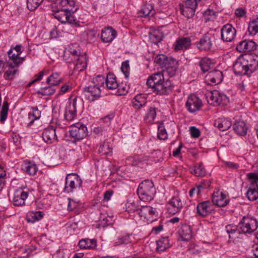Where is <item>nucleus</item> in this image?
I'll return each instance as SVG.
<instances>
[{
	"instance_id": "c03bdc74",
	"label": "nucleus",
	"mask_w": 258,
	"mask_h": 258,
	"mask_svg": "<svg viewBox=\"0 0 258 258\" xmlns=\"http://www.w3.org/2000/svg\"><path fill=\"white\" fill-rule=\"evenodd\" d=\"M169 57H167L164 54H158L155 57V62H156L161 68L163 69L164 67L167 62Z\"/></svg>"
},
{
	"instance_id": "b1692460",
	"label": "nucleus",
	"mask_w": 258,
	"mask_h": 258,
	"mask_svg": "<svg viewBox=\"0 0 258 258\" xmlns=\"http://www.w3.org/2000/svg\"><path fill=\"white\" fill-rule=\"evenodd\" d=\"M245 57L248 63L247 65V74H251L258 68V58L257 56H255L254 58L252 56H245Z\"/></svg>"
},
{
	"instance_id": "2f4dec72",
	"label": "nucleus",
	"mask_w": 258,
	"mask_h": 258,
	"mask_svg": "<svg viewBox=\"0 0 258 258\" xmlns=\"http://www.w3.org/2000/svg\"><path fill=\"white\" fill-rule=\"evenodd\" d=\"M77 62L74 68V71H82L87 67V60L85 55H79L76 58Z\"/></svg>"
},
{
	"instance_id": "dca6fc26",
	"label": "nucleus",
	"mask_w": 258,
	"mask_h": 258,
	"mask_svg": "<svg viewBox=\"0 0 258 258\" xmlns=\"http://www.w3.org/2000/svg\"><path fill=\"white\" fill-rule=\"evenodd\" d=\"M28 191L24 189L19 188L14 194L13 203L14 205L20 206L25 204V200L28 198Z\"/></svg>"
},
{
	"instance_id": "8fccbe9b",
	"label": "nucleus",
	"mask_w": 258,
	"mask_h": 258,
	"mask_svg": "<svg viewBox=\"0 0 258 258\" xmlns=\"http://www.w3.org/2000/svg\"><path fill=\"white\" fill-rule=\"evenodd\" d=\"M43 0H27V7L30 11L35 10L43 2Z\"/></svg>"
},
{
	"instance_id": "4d7b16f0",
	"label": "nucleus",
	"mask_w": 258,
	"mask_h": 258,
	"mask_svg": "<svg viewBox=\"0 0 258 258\" xmlns=\"http://www.w3.org/2000/svg\"><path fill=\"white\" fill-rule=\"evenodd\" d=\"M226 232L229 234V238L230 239H234V237L232 236V234L236 233H240V232L237 229V228L231 225H228L226 227Z\"/></svg>"
},
{
	"instance_id": "338daca9",
	"label": "nucleus",
	"mask_w": 258,
	"mask_h": 258,
	"mask_svg": "<svg viewBox=\"0 0 258 258\" xmlns=\"http://www.w3.org/2000/svg\"><path fill=\"white\" fill-rule=\"evenodd\" d=\"M17 72V70H7L5 74L6 79H12Z\"/></svg>"
},
{
	"instance_id": "052dcab7",
	"label": "nucleus",
	"mask_w": 258,
	"mask_h": 258,
	"mask_svg": "<svg viewBox=\"0 0 258 258\" xmlns=\"http://www.w3.org/2000/svg\"><path fill=\"white\" fill-rule=\"evenodd\" d=\"M248 31L250 35H254L258 32V26L252 21L249 24Z\"/></svg>"
},
{
	"instance_id": "72a5a7b5",
	"label": "nucleus",
	"mask_w": 258,
	"mask_h": 258,
	"mask_svg": "<svg viewBox=\"0 0 258 258\" xmlns=\"http://www.w3.org/2000/svg\"><path fill=\"white\" fill-rule=\"evenodd\" d=\"M106 85L109 89L113 90L117 88L118 83L116 81V78L113 74H109L105 80Z\"/></svg>"
},
{
	"instance_id": "e2e57ef3",
	"label": "nucleus",
	"mask_w": 258,
	"mask_h": 258,
	"mask_svg": "<svg viewBox=\"0 0 258 258\" xmlns=\"http://www.w3.org/2000/svg\"><path fill=\"white\" fill-rule=\"evenodd\" d=\"M65 53L67 54L71 55V59H75L77 57L79 56L78 50L75 49H73L72 48H69L65 51Z\"/></svg>"
},
{
	"instance_id": "58836bf2",
	"label": "nucleus",
	"mask_w": 258,
	"mask_h": 258,
	"mask_svg": "<svg viewBox=\"0 0 258 258\" xmlns=\"http://www.w3.org/2000/svg\"><path fill=\"white\" fill-rule=\"evenodd\" d=\"M213 66L211 59L208 57L203 58L200 62V66L203 73L208 72Z\"/></svg>"
},
{
	"instance_id": "2eb2a0df",
	"label": "nucleus",
	"mask_w": 258,
	"mask_h": 258,
	"mask_svg": "<svg viewBox=\"0 0 258 258\" xmlns=\"http://www.w3.org/2000/svg\"><path fill=\"white\" fill-rule=\"evenodd\" d=\"M101 88L95 85L89 86L84 88L85 95L90 101H94L101 96Z\"/></svg>"
},
{
	"instance_id": "1a4fd4ad",
	"label": "nucleus",
	"mask_w": 258,
	"mask_h": 258,
	"mask_svg": "<svg viewBox=\"0 0 258 258\" xmlns=\"http://www.w3.org/2000/svg\"><path fill=\"white\" fill-rule=\"evenodd\" d=\"M247 61L245 56L239 57L233 64V71L237 75H244L247 74Z\"/></svg>"
},
{
	"instance_id": "4c0bfd02",
	"label": "nucleus",
	"mask_w": 258,
	"mask_h": 258,
	"mask_svg": "<svg viewBox=\"0 0 258 258\" xmlns=\"http://www.w3.org/2000/svg\"><path fill=\"white\" fill-rule=\"evenodd\" d=\"M174 209L173 214L178 212L183 207V204L181 200L177 197L173 198L169 202Z\"/></svg>"
},
{
	"instance_id": "412c9836",
	"label": "nucleus",
	"mask_w": 258,
	"mask_h": 258,
	"mask_svg": "<svg viewBox=\"0 0 258 258\" xmlns=\"http://www.w3.org/2000/svg\"><path fill=\"white\" fill-rule=\"evenodd\" d=\"M212 202L218 207H224L228 204L229 200L222 192L218 191L213 193Z\"/></svg>"
},
{
	"instance_id": "f704fd0d",
	"label": "nucleus",
	"mask_w": 258,
	"mask_h": 258,
	"mask_svg": "<svg viewBox=\"0 0 258 258\" xmlns=\"http://www.w3.org/2000/svg\"><path fill=\"white\" fill-rule=\"evenodd\" d=\"M69 9H64L61 10H57L53 13V16L57 20L61 22L62 23H66L67 15L68 13Z\"/></svg>"
},
{
	"instance_id": "a19ab883",
	"label": "nucleus",
	"mask_w": 258,
	"mask_h": 258,
	"mask_svg": "<svg viewBox=\"0 0 258 258\" xmlns=\"http://www.w3.org/2000/svg\"><path fill=\"white\" fill-rule=\"evenodd\" d=\"M22 169L28 174L33 175L35 174L37 171V168L36 165L31 163H25L22 166Z\"/></svg>"
},
{
	"instance_id": "3c124183",
	"label": "nucleus",
	"mask_w": 258,
	"mask_h": 258,
	"mask_svg": "<svg viewBox=\"0 0 258 258\" xmlns=\"http://www.w3.org/2000/svg\"><path fill=\"white\" fill-rule=\"evenodd\" d=\"M117 88L116 94L117 95H124L128 92L129 86L126 83H121L119 84H118Z\"/></svg>"
},
{
	"instance_id": "09e8293b",
	"label": "nucleus",
	"mask_w": 258,
	"mask_h": 258,
	"mask_svg": "<svg viewBox=\"0 0 258 258\" xmlns=\"http://www.w3.org/2000/svg\"><path fill=\"white\" fill-rule=\"evenodd\" d=\"M9 110V103L7 101H4L2 106V109L1 112L0 121L3 123L7 118Z\"/></svg>"
},
{
	"instance_id": "20e7f679",
	"label": "nucleus",
	"mask_w": 258,
	"mask_h": 258,
	"mask_svg": "<svg viewBox=\"0 0 258 258\" xmlns=\"http://www.w3.org/2000/svg\"><path fill=\"white\" fill-rule=\"evenodd\" d=\"M247 177L250 182V186L246 192L248 199L250 201H255L258 199V174L249 173Z\"/></svg>"
},
{
	"instance_id": "7c9ffc66",
	"label": "nucleus",
	"mask_w": 258,
	"mask_h": 258,
	"mask_svg": "<svg viewBox=\"0 0 258 258\" xmlns=\"http://www.w3.org/2000/svg\"><path fill=\"white\" fill-rule=\"evenodd\" d=\"M189 170L190 172L196 176L202 177L206 174V170L202 162L190 167Z\"/></svg>"
},
{
	"instance_id": "de8ad7c7",
	"label": "nucleus",
	"mask_w": 258,
	"mask_h": 258,
	"mask_svg": "<svg viewBox=\"0 0 258 258\" xmlns=\"http://www.w3.org/2000/svg\"><path fill=\"white\" fill-rule=\"evenodd\" d=\"M133 106L136 109H139L145 104V99L141 95H137L133 100Z\"/></svg>"
},
{
	"instance_id": "680f3d73",
	"label": "nucleus",
	"mask_w": 258,
	"mask_h": 258,
	"mask_svg": "<svg viewBox=\"0 0 258 258\" xmlns=\"http://www.w3.org/2000/svg\"><path fill=\"white\" fill-rule=\"evenodd\" d=\"M203 15L207 21L215 18V12L211 9H208L203 12Z\"/></svg>"
},
{
	"instance_id": "cd10ccee",
	"label": "nucleus",
	"mask_w": 258,
	"mask_h": 258,
	"mask_svg": "<svg viewBox=\"0 0 258 258\" xmlns=\"http://www.w3.org/2000/svg\"><path fill=\"white\" fill-rule=\"evenodd\" d=\"M179 233L181 240L183 241H188L191 238L192 232L189 225H182L179 231Z\"/></svg>"
},
{
	"instance_id": "5701e85b",
	"label": "nucleus",
	"mask_w": 258,
	"mask_h": 258,
	"mask_svg": "<svg viewBox=\"0 0 258 258\" xmlns=\"http://www.w3.org/2000/svg\"><path fill=\"white\" fill-rule=\"evenodd\" d=\"M156 211L153 207L147 206H141L138 211V215L140 217H143L146 219L152 217L155 215Z\"/></svg>"
},
{
	"instance_id": "f3484780",
	"label": "nucleus",
	"mask_w": 258,
	"mask_h": 258,
	"mask_svg": "<svg viewBox=\"0 0 258 258\" xmlns=\"http://www.w3.org/2000/svg\"><path fill=\"white\" fill-rule=\"evenodd\" d=\"M197 7L194 3L185 1L183 4L180 5V10L183 15L190 18L195 15Z\"/></svg>"
},
{
	"instance_id": "4be33fe9",
	"label": "nucleus",
	"mask_w": 258,
	"mask_h": 258,
	"mask_svg": "<svg viewBox=\"0 0 258 258\" xmlns=\"http://www.w3.org/2000/svg\"><path fill=\"white\" fill-rule=\"evenodd\" d=\"M116 36V31L111 27H107L102 30L101 38L104 42H111Z\"/></svg>"
},
{
	"instance_id": "423d86ee",
	"label": "nucleus",
	"mask_w": 258,
	"mask_h": 258,
	"mask_svg": "<svg viewBox=\"0 0 258 258\" xmlns=\"http://www.w3.org/2000/svg\"><path fill=\"white\" fill-rule=\"evenodd\" d=\"M82 180L78 176L74 174H68L66 177L64 191L67 192H72L77 187H81Z\"/></svg>"
},
{
	"instance_id": "e433bc0d",
	"label": "nucleus",
	"mask_w": 258,
	"mask_h": 258,
	"mask_svg": "<svg viewBox=\"0 0 258 258\" xmlns=\"http://www.w3.org/2000/svg\"><path fill=\"white\" fill-rule=\"evenodd\" d=\"M149 37L152 43L157 44L162 40L163 36L160 31L154 30L149 33Z\"/></svg>"
},
{
	"instance_id": "39448f33",
	"label": "nucleus",
	"mask_w": 258,
	"mask_h": 258,
	"mask_svg": "<svg viewBox=\"0 0 258 258\" xmlns=\"http://www.w3.org/2000/svg\"><path fill=\"white\" fill-rule=\"evenodd\" d=\"M241 232L244 233H251L256 230L258 227L257 222L255 219L243 217L239 224Z\"/></svg>"
},
{
	"instance_id": "ea45409f",
	"label": "nucleus",
	"mask_w": 258,
	"mask_h": 258,
	"mask_svg": "<svg viewBox=\"0 0 258 258\" xmlns=\"http://www.w3.org/2000/svg\"><path fill=\"white\" fill-rule=\"evenodd\" d=\"M43 215V213L41 211L31 212L28 214L27 219L28 222L33 223L40 220Z\"/></svg>"
},
{
	"instance_id": "c9c22d12",
	"label": "nucleus",
	"mask_w": 258,
	"mask_h": 258,
	"mask_svg": "<svg viewBox=\"0 0 258 258\" xmlns=\"http://www.w3.org/2000/svg\"><path fill=\"white\" fill-rule=\"evenodd\" d=\"M156 249L158 251H163L169 246L168 238L163 237L156 241Z\"/></svg>"
},
{
	"instance_id": "9d476101",
	"label": "nucleus",
	"mask_w": 258,
	"mask_h": 258,
	"mask_svg": "<svg viewBox=\"0 0 258 258\" xmlns=\"http://www.w3.org/2000/svg\"><path fill=\"white\" fill-rule=\"evenodd\" d=\"M178 67V61L172 57H169L167 62L163 68L162 72L170 77L174 76Z\"/></svg>"
},
{
	"instance_id": "69168bd1",
	"label": "nucleus",
	"mask_w": 258,
	"mask_h": 258,
	"mask_svg": "<svg viewBox=\"0 0 258 258\" xmlns=\"http://www.w3.org/2000/svg\"><path fill=\"white\" fill-rule=\"evenodd\" d=\"M190 132L191 136L192 138H197L200 136V130L195 126H191L190 127Z\"/></svg>"
},
{
	"instance_id": "0e129e2a",
	"label": "nucleus",
	"mask_w": 258,
	"mask_h": 258,
	"mask_svg": "<svg viewBox=\"0 0 258 258\" xmlns=\"http://www.w3.org/2000/svg\"><path fill=\"white\" fill-rule=\"evenodd\" d=\"M44 75V72L43 71H41L38 74H36L34 76V79L29 83L28 86H30L32 84L34 83L40 81L43 76Z\"/></svg>"
},
{
	"instance_id": "864d4df0",
	"label": "nucleus",
	"mask_w": 258,
	"mask_h": 258,
	"mask_svg": "<svg viewBox=\"0 0 258 258\" xmlns=\"http://www.w3.org/2000/svg\"><path fill=\"white\" fill-rule=\"evenodd\" d=\"M158 137L159 139L163 140L167 138V134L163 123L158 125Z\"/></svg>"
},
{
	"instance_id": "4468645a",
	"label": "nucleus",
	"mask_w": 258,
	"mask_h": 258,
	"mask_svg": "<svg viewBox=\"0 0 258 258\" xmlns=\"http://www.w3.org/2000/svg\"><path fill=\"white\" fill-rule=\"evenodd\" d=\"M223 79L222 73L219 70H213L206 76V82L208 85H213L219 84Z\"/></svg>"
},
{
	"instance_id": "603ef678",
	"label": "nucleus",
	"mask_w": 258,
	"mask_h": 258,
	"mask_svg": "<svg viewBox=\"0 0 258 258\" xmlns=\"http://www.w3.org/2000/svg\"><path fill=\"white\" fill-rule=\"evenodd\" d=\"M126 209L128 212H136L138 214V211L140 210L139 205L138 202H127L126 204Z\"/></svg>"
},
{
	"instance_id": "393cba45",
	"label": "nucleus",
	"mask_w": 258,
	"mask_h": 258,
	"mask_svg": "<svg viewBox=\"0 0 258 258\" xmlns=\"http://www.w3.org/2000/svg\"><path fill=\"white\" fill-rule=\"evenodd\" d=\"M234 131L239 136H244L247 132V126L242 120L236 121L233 125Z\"/></svg>"
},
{
	"instance_id": "f257e3e1",
	"label": "nucleus",
	"mask_w": 258,
	"mask_h": 258,
	"mask_svg": "<svg viewBox=\"0 0 258 258\" xmlns=\"http://www.w3.org/2000/svg\"><path fill=\"white\" fill-rule=\"evenodd\" d=\"M163 72H158L151 76L147 81V86L152 88L157 94H168L173 88V85L169 79L165 80Z\"/></svg>"
},
{
	"instance_id": "ddd939ff",
	"label": "nucleus",
	"mask_w": 258,
	"mask_h": 258,
	"mask_svg": "<svg viewBox=\"0 0 258 258\" xmlns=\"http://www.w3.org/2000/svg\"><path fill=\"white\" fill-rule=\"evenodd\" d=\"M212 38L211 34H205L198 42H196L197 48L201 51L209 50L213 45Z\"/></svg>"
},
{
	"instance_id": "49530a36",
	"label": "nucleus",
	"mask_w": 258,
	"mask_h": 258,
	"mask_svg": "<svg viewBox=\"0 0 258 258\" xmlns=\"http://www.w3.org/2000/svg\"><path fill=\"white\" fill-rule=\"evenodd\" d=\"M156 116V110L154 107H150L148 109L145 119L147 122L152 123Z\"/></svg>"
},
{
	"instance_id": "c756f323",
	"label": "nucleus",
	"mask_w": 258,
	"mask_h": 258,
	"mask_svg": "<svg viewBox=\"0 0 258 258\" xmlns=\"http://www.w3.org/2000/svg\"><path fill=\"white\" fill-rule=\"evenodd\" d=\"M210 204L209 201H204L197 205V212L199 215L205 217L210 213Z\"/></svg>"
},
{
	"instance_id": "6e6d98bb",
	"label": "nucleus",
	"mask_w": 258,
	"mask_h": 258,
	"mask_svg": "<svg viewBox=\"0 0 258 258\" xmlns=\"http://www.w3.org/2000/svg\"><path fill=\"white\" fill-rule=\"evenodd\" d=\"M111 149L109 148L108 143H103L99 146L98 152L103 155H107L111 152Z\"/></svg>"
},
{
	"instance_id": "37998d69",
	"label": "nucleus",
	"mask_w": 258,
	"mask_h": 258,
	"mask_svg": "<svg viewBox=\"0 0 258 258\" xmlns=\"http://www.w3.org/2000/svg\"><path fill=\"white\" fill-rule=\"evenodd\" d=\"M210 182L209 181H206L203 183L198 185L197 187L191 188L189 192V196L191 197H192L195 193L197 195H199L201 192V189L207 188L210 186Z\"/></svg>"
},
{
	"instance_id": "f03ea898",
	"label": "nucleus",
	"mask_w": 258,
	"mask_h": 258,
	"mask_svg": "<svg viewBox=\"0 0 258 258\" xmlns=\"http://www.w3.org/2000/svg\"><path fill=\"white\" fill-rule=\"evenodd\" d=\"M137 194L140 200L145 202L152 200L156 194V189L153 182L150 180H145L139 185Z\"/></svg>"
},
{
	"instance_id": "13d9d810",
	"label": "nucleus",
	"mask_w": 258,
	"mask_h": 258,
	"mask_svg": "<svg viewBox=\"0 0 258 258\" xmlns=\"http://www.w3.org/2000/svg\"><path fill=\"white\" fill-rule=\"evenodd\" d=\"M121 70L125 78H127L129 77L130 70L128 60H126L122 63Z\"/></svg>"
},
{
	"instance_id": "7ed1b4c3",
	"label": "nucleus",
	"mask_w": 258,
	"mask_h": 258,
	"mask_svg": "<svg viewBox=\"0 0 258 258\" xmlns=\"http://www.w3.org/2000/svg\"><path fill=\"white\" fill-rule=\"evenodd\" d=\"M21 48V45H17L13 49H11L8 51L9 60L6 63V66L10 69H14L18 67L24 60V57L19 56L22 52Z\"/></svg>"
},
{
	"instance_id": "6e6552de",
	"label": "nucleus",
	"mask_w": 258,
	"mask_h": 258,
	"mask_svg": "<svg viewBox=\"0 0 258 258\" xmlns=\"http://www.w3.org/2000/svg\"><path fill=\"white\" fill-rule=\"evenodd\" d=\"M208 102L213 105H220L226 103L227 97L217 90H214L207 96Z\"/></svg>"
},
{
	"instance_id": "6ab92c4d",
	"label": "nucleus",
	"mask_w": 258,
	"mask_h": 258,
	"mask_svg": "<svg viewBox=\"0 0 258 258\" xmlns=\"http://www.w3.org/2000/svg\"><path fill=\"white\" fill-rule=\"evenodd\" d=\"M256 48V44L252 40H244L239 43L236 49L240 52H250Z\"/></svg>"
},
{
	"instance_id": "774afa93",
	"label": "nucleus",
	"mask_w": 258,
	"mask_h": 258,
	"mask_svg": "<svg viewBox=\"0 0 258 258\" xmlns=\"http://www.w3.org/2000/svg\"><path fill=\"white\" fill-rule=\"evenodd\" d=\"M131 242V240L130 238L129 235H125L124 236H123L118 239V241L117 243H118L119 244H127Z\"/></svg>"
},
{
	"instance_id": "79ce46f5",
	"label": "nucleus",
	"mask_w": 258,
	"mask_h": 258,
	"mask_svg": "<svg viewBox=\"0 0 258 258\" xmlns=\"http://www.w3.org/2000/svg\"><path fill=\"white\" fill-rule=\"evenodd\" d=\"M60 82L61 78L59 77V74L57 73H53L46 80V83L48 84L53 86L58 85Z\"/></svg>"
},
{
	"instance_id": "9b49d317",
	"label": "nucleus",
	"mask_w": 258,
	"mask_h": 258,
	"mask_svg": "<svg viewBox=\"0 0 258 258\" xmlns=\"http://www.w3.org/2000/svg\"><path fill=\"white\" fill-rule=\"evenodd\" d=\"M221 31V38L223 41L226 42L232 41L234 39L236 33L235 29L229 24L223 26Z\"/></svg>"
},
{
	"instance_id": "f8f14e48",
	"label": "nucleus",
	"mask_w": 258,
	"mask_h": 258,
	"mask_svg": "<svg viewBox=\"0 0 258 258\" xmlns=\"http://www.w3.org/2000/svg\"><path fill=\"white\" fill-rule=\"evenodd\" d=\"M202 105V101L195 95H190L186 102V107L190 112L199 110Z\"/></svg>"
},
{
	"instance_id": "5fc2aeb1",
	"label": "nucleus",
	"mask_w": 258,
	"mask_h": 258,
	"mask_svg": "<svg viewBox=\"0 0 258 258\" xmlns=\"http://www.w3.org/2000/svg\"><path fill=\"white\" fill-rule=\"evenodd\" d=\"M76 10H77V9H75V10H73V9H69L68 13L66 16V17H67L66 18V19H67L66 23H68L70 24H77L76 19L75 18L74 16L72 15V13H74Z\"/></svg>"
},
{
	"instance_id": "a211bd4d",
	"label": "nucleus",
	"mask_w": 258,
	"mask_h": 258,
	"mask_svg": "<svg viewBox=\"0 0 258 258\" xmlns=\"http://www.w3.org/2000/svg\"><path fill=\"white\" fill-rule=\"evenodd\" d=\"M77 100V98H74L66 106L64 117L68 121L72 120L76 116Z\"/></svg>"
},
{
	"instance_id": "bb28decb",
	"label": "nucleus",
	"mask_w": 258,
	"mask_h": 258,
	"mask_svg": "<svg viewBox=\"0 0 258 258\" xmlns=\"http://www.w3.org/2000/svg\"><path fill=\"white\" fill-rule=\"evenodd\" d=\"M191 45V40L189 37H183L176 41L174 49L175 50L186 49Z\"/></svg>"
},
{
	"instance_id": "aec40b11",
	"label": "nucleus",
	"mask_w": 258,
	"mask_h": 258,
	"mask_svg": "<svg viewBox=\"0 0 258 258\" xmlns=\"http://www.w3.org/2000/svg\"><path fill=\"white\" fill-rule=\"evenodd\" d=\"M44 141L47 144H52L57 141L55 129L53 126L45 128L42 133Z\"/></svg>"
},
{
	"instance_id": "bf43d9fd",
	"label": "nucleus",
	"mask_w": 258,
	"mask_h": 258,
	"mask_svg": "<svg viewBox=\"0 0 258 258\" xmlns=\"http://www.w3.org/2000/svg\"><path fill=\"white\" fill-rule=\"evenodd\" d=\"M105 80L106 79L103 76H98L93 79L94 85L99 87L100 88H103Z\"/></svg>"
},
{
	"instance_id": "0eeeda50",
	"label": "nucleus",
	"mask_w": 258,
	"mask_h": 258,
	"mask_svg": "<svg viewBox=\"0 0 258 258\" xmlns=\"http://www.w3.org/2000/svg\"><path fill=\"white\" fill-rule=\"evenodd\" d=\"M70 135L76 140L80 141L87 136V128L85 125L77 123L71 127Z\"/></svg>"
},
{
	"instance_id": "c85d7f7f",
	"label": "nucleus",
	"mask_w": 258,
	"mask_h": 258,
	"mask_svg": "<svg viewBox=\"0 0 258 258\" xmlns=\"http://www.w3.org/2000/svg\"><path fill=\"white\" fill-rule=\"evenodd\" d=\"M155 13L153 7L151 4H148L143 6L141 10L139 11L138 14L140 17H146L147 16H152Z\"/></svg>"
},
{
	"instance_id": "a18cd8bd",
	"label": "nucleus",
	"mask_w": 258,
	"mask_h": 258,
	"mask_svg": "<svg viewBox=\"0 0 258 258\" xmlns=\"http://www.w3.org/2000/svg\"><path fill=\"white\" fill-rule=\"evenodd\" d=\"M55 91L53 85H50L43 88H41L38 91H37V93L38 94H41L43 96H48L53 94Z\"/></svg>"
},
{
	"instance_id": "473e14b6",
	"label": "nucleus",
	"mask_w": 258,
	"mask_h": 258,
	"mask_svg": "<svg viewBox=\"0 0 258 258\" xmlns=\"http://www.w3.org/2000/svg\"><path fill=\"white\" fill-rule=\"evenodd\" d=\"M79 245L81 248H91L96 246V240L95 239H85L79 241Z\"/></svg>"
},
{
	"instance_id": "a878e982",
	"label": "nucleus",
	"mask_w": 258,
	"mask_h": 258,
	"mask_svg": "<svg viewBox=\"0 0 258 258\" xmlns=\"http://www.w3.org/2000/svg\"><path fill=\"white\" fill-rule=\"evenodd\" d=\"M214 126L217 127L219 130L225 131L229 129L231 126V121L224 118H219L215 120Z\"/></svg>"
}]
</instances>
